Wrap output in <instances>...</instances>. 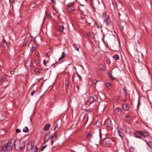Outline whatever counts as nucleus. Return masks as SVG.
Here are the masks:
<instances>
[{"instance_id":"1","label":"nucleus","mask_w":152,"mask_h":152,"mask_svg":"<svg viewBox=\"0 0 152 152\" xmlns=\"http://www.w3.org/2000/svg\"><path fill=\"white\" fill-rule=\"evenodd\" d=\"M16 141L13 138L11 139L5 145L3 148V149L4 151H8L12 150V147L15 144Z\"/></svg>"},{"instance_id":"2","label":"nucleus","mask_w":152,"mask_h":152,"mask_svg":"<svg viewBox=\"0 0 152 152\" xmlns=\"http://www.w3.org/2000/svg\"><path fill=\"white\" fill-rule=\"evenodd\" d=\"M91 6L93 11L96 12V10L100 7V3L99 0H90Z\"/></svg>"},{"instance_id":"3","label":"nucleus","mask_w":152,"mask_h":152,"mask_svg":"<svg viewBox=\"0 0 152 152\" xmlns=\"http://www.w3.org/2000/svg\"><path fill=\"white\" fill-rule=\"evenodd\" d=\"M14 145L15 149L17 151H18L22 150L24 148L25 143L24 142L20 140L19 143L16 142L15 144H14Z\"/></svg>"},{"instance_id":"4","label":"nucleus","mask_w":152,"mask_h":152,"mask_svg":"<svg viewBox=\"0 0 152 152\" xmlns=\"http://www.w3.org/2000/svg\"><path fill=\"white\" fill-rule=\"evenodd\" d=\"M134 134L135 137L140 139H142L146 137H147L148 135V134L147 135H145L142 132L140 131L135 132Z\"/></svg>"},{"instance_id":"5","label":"nucleus","mask_w":152,"mask_h":152,"mask_svg":"<svg viewBox=\"0 0 152 152\" xmlns=\"http://www.w3.org/2000/svg\"><path fill=\"white\" fill-rule=\"evenodd\" d=\"M103 141L104 142L106 145H112L113 142V139L109 137L105 138L103 139Z\"/></svg>"},{"instance_id":"6","label":"nucleus","mask_w":152,"mask_h":152,"mask_svg":"<svg viewBox=\"0 0 152 152\" xmlns=\"http://www.w3.org/2000/svg\"><path fill=\"white\" fill-rule=\"evenodd\" d=\"M110 22L109 15H107L106 19L104 20V23L106 24L107 26H108L110 24Z\"/></svg>"},{"instance_id":"7","label":"nucleus","mask_w":152,"mask_h":152,"mask_svg":"<svg viewBox=\"0 0 152 152\" xmlns=\"http://www.w3.org/2000/svg\"><path fill=\"white\" fill-rule=\"evenodd\" d=\"M50 134V132H48L45 134L44 137V140H45L44 144L46 142L48 141L50 139V138H49L48 137V136H49Z\"/></svg>"},{"instance_id":"8","label":"nucleus","mask_w":152,"mask_h":152,"mask_svg":"<svg viewBox=\"0 0 152 152\" xmlns=\"http://www.w3.org/2000/svg\"><path fill=\"white\" fill-rule=\"evenodd\" d=\"M68 10L70 12H72L75 10V9L73 4L68 6Z\"/></svg>"},{"instance_id":"9","label":"nucleus","mask_w":152,"mask_h":152,"mask_svg":"<svg viewBox=\"0 0 152 152\" xmlns=\"http://www.w3.org/2000/svg\"><path fill=\"white\" fill-rule=\"evenodd\" d=\"M105 123H107V126L109 127H111L112 126V123L111 120L109 119H107L105 121Z\"/></svg>"},{"instance_id":"10","label":"nucleus","mask_w":152,"mask_h":152,"mask_svg":"<svg viewBox=\"0 0 152 152\" xmlns=\"http://www.w3.org/2000/svg\"><path fill=\"white\" fill-rule=\"evenodd\" d=\"M50 127V124L48 123L46 124L43 128V130L45 131H47L49 130Z\"/></svg>"},{"instance_id":"11","label":"nucleus","mask_w":152,"mask_h":152,"mask_svg":"<svg viewBox=\"0 0 152 152\" xmlns=\"http://www.w3.org/2000/svg\"><path fill=\"white\" fill-rule=\"evenodd\" d=\"M120 26L121 27L122 30H123L127 28V25L125 23H120Z\"/></svg>"},{"instance_id":"12","label":"nucleus","mask_w":152,"mask_h":152,"mask_svg":"<svg viewBox=\"0 0 152 152\" xmlns=\"http://www.w3.org/2000/svg\"><path fill=\"white\" fill-rule=\"evenodd\" d=\"M34 147L32 146V144H28L27 146L26 150L28 151H30Z\"/></svg>"},{"instance_id":"13","label":"nucleus","mask_w":152,"mask_h":152,"mask_svg":"<svg viewBox=\"0 0 152 152\" xmlns=\"http://www.w3.org/2000/svg\"><path fill=\"white\" fill-rule=\"evenodd\" d=\"M123 109L125 111H127L129 109V107L128 104H124L123 105Z\"/></svg>"},{"instance_id":"14","label":"nucleus","mask_w":152,"mask_h":152,"mask_svg":"<svg viewBox=\"0 0 152 152\" xmlns=\"http://www.w3.org/2000/svg\"><path fill=\"white\" fill-rule=\"evenodd\" d=\"M6 74H3L1 76V78L2 80L4 82L7 81L6 78Z\"/></svg>"},{"instance_id":"15","label":"nucleus","mask_w":152,"mask_h":152,"mask_svg":"<svg viewBox=\"0 0 152 152\" xmlns=\"http://www.w3.org/2000/svg\"><path fill=\"white\" fill-rule=\"evenodd\" d=\"M65 56L66 54L64 52H63L62 53V56L59 58V61H61L64 59L65 58Z\"/></svg>"},{"instance_id":"16","label":"nucleus","mask_w":152,"mask_h":152,"mask_svg":"<svg viewBox=\"0 0 152 152\" xmlns=\"http://www.w3.org/2000/svg\"><path fill=\"white\" fill-rule=\"evenodd\" d=\"M121 130H123L125 132H126L127 131V129L126 127L124 124H123V127L122 128Z\"/></svg>"},{"instance_id":"17","label":"nucleus","mask_w":152,"mask_h":152,"mask_svg":"<svg viewBox=\"0 0 152 152\" xmlns=\"http://www.w3.org/2000/svg\"><path fill=\"white\" fill-rule=\"evenodd\" d=\"M95 99L93 96L91 97L89 99V102L91 103H93Z\"/></svg>"},{"instance_id":"18","label":"nucleus","mask_w":152,"mask_h":152,"mask_svg":"<svg viewBox=\"0 0 152 152\" xmlns=\"http://www.w3.org/2000/svg\"><path fill=\"white\" fill-rule=\"evenodd\" d=\"M73 46L75 50H77L78 51L79 50V48L80 46L79 45H77V46L76 44H74L73 45Z\"/></svg>"},{"instance_id":"19","label":"nucleus","mask_w":152,"mask_h":152,"mask_svg":"<svg viewBox=\"0 0 152 152\" xmlns=\"http://www.w3.org/2000/svg\"><path fill=\"white\" fill-rule=\"evenodd\" d=\"M64 28L63 26H60L59 28V31L61 32H63Z\"/></svg>"},{"instance_id":"20","label":"nucleus","mask_w":152,"mask_h":152,"mask_svg":"<svg viewBox=\"0 0 152 152\" xmlns=\"http://www.w3.org/2000/svg\"><path fill=\"white\" fill-rule=\"evenodd\" d=\"M113 58L115 60H116L119 59V56L118 55L115 54L113 56Z\"/></svg>"},{"instance_id":"21","label":"nucleus","mask_w":152,"mask_h":152,"mask_svg":"<svg viewBox=\"0 0 152 152\" xmlns=\"http://www.w3.org/2000/svg\"><path fill=\"white\" fill-rule=\"evenodd\" d=\"M43 63L45 66H48L49 62L45 60H44L43 61Z\"/></svg>"},{"instance_id":"22","label":"nucleus","mask_w":152,"mask_h":152,"mask_svg":"<svg viewBox=\"0 0 152 152\" xmlns=\"http://www.w3.org/2000/svg\"><path fill=\"white\" fill-rule=\"evenodd\" d=\"M140 97L139 98L138 101V103L137 104V109H138L139 107L140 106Z\"/></svg>"},{"instance_id":"23","label":"nucleus","mask_w":152,"mask_h":152,"mask_svg":"<svg viewBox=\"0 0 152 152\" xmlns=\"http://www.w3.org/2000/svg\"><path fill=\"white\" fill-rule=\"evenodd\" d=\"M116 111L117 113H121V110L119 107H117L116 109Z\"/></svg>"},{"instance_id":"24","label":"nucleus","mask_w":152,"mask_h":152,"mask_svg":"<svg viewBox=\"0 0 152 152\" xmlns=\"http://www.w3.org/2000/svg\"><path fill=\"white\" fill-rule=\"evenodd\" d=\"M28 129L27 127H25L23 129V131L24 132H28Z\"/></svg>"},{"instance_id":"25","label":"nucleus","mask_w":152,"mask_h":152,"mask_svg":"<svg viewBox=\"0 0 152 152\" xmlns=\"http://www.w3.org/2000/svg\"><path fill=\"white\" fill-rule=\"evenodd\" d=\"M123 94L125 96H126L127 95V93L126 89L124 88H123Z\"/></svg>"},{"instance_id":"26","label":"nucleus","mask_w":152,"mask_h":152,"mask_svg":"<svg viewBox=\"0 0 152 152\" xmlns=\"http://www.w3.org/2000/svg\"><path fill=\"white\" fill-rule=\"evenodd\" d=\"M37 148L36 146H35L33 148V151L32 152H37Z\"/></svg>"},{"instance_id":"27","label":"nucleus","mask_w":152,"mask_h":152,"mask_svg":"<svg viewBox=\"0 0 152 152\" xmlns=\"http://www.w3.org/2000/svg\"><path fill=\"white\" fill-rule=\"evenodd\" d=\"M130 151L131 152H137L136 149L132 147L130 148Z\"/></svg>"},{"instance_id":"28","label":"nucleus","mask_w":152,"mask_h":152,"mask_svg":"<svg viewBox=\"0 0 152 152\" xmlns=\"http://www.w3.org/2000/svg\"><path fill=\"white\" fill-rule=\"evenodd\" d=\"M105 85L106 87L108 88H109L110 86L111 83H110L107 82L106 83H105Z\"/></svg>"},{"instance_id":"29","label":"nucleus","mask_w":152,"mask_h":152,"mask_svg":"<svg viewBox=\"0 0 152 152\" xmlns=\"http://www.w3.org/2000/svg\"><path fill=\"white\" fill-rule=\"evenodd\" d=\"M86 137L87 138L89 139L91 137H92V135L91 134L89 133L87 134Z\"/></svg>"},{"instance_id":"30","label":"nucleus","mask_w":152,"mask_h":152,"mask_svg":"<svg viewBox=\"0 0 152 152\" xmlns=\"http://www.w3.org/2000/svg\"><path fill=\"white\" fill-rule=\"evenodd\" d=\"M2 45H4V46H7V43L6 42V41L5 40L3 41L2 42Z\"/></svg>"},{"instance_id":"31","label":"nucleus","mask_w":152,"mask_h":152,"mask_svg":"<svg viewBox=\"0 0 152 152\" xmlns=\"http://www.w3.org/2000/svg\"><path fill=\"white\" fill-rule=\"evenodd\" d=\"M99 137L100 138V139L103 141V139H102V134L101 133V130L99 129Z\"/></svg>"},{"instance_id":"32","label":"nucleus","mask_w":152,"mask_h":152,"mask_svg":"<svg viewBox=\"0 0 152 152\" xmlns=\"http://www.w3.org/2000/svg\"><path fill=\"white\" fill-rule=\"evenodd\" d=\"M35 72L37 74L39 73V69L37 68L35 70Z\"/></svg>"},{"instance_id":"33","label":"nucleus","mask_w":152,"mask_h":152,"mask_svg":"<svg viewBox=\"0 0 152 152\" xmlns=\"http://www.w3.org/2000/svg\"><path fill=\"white\" fill-rule=\"evenodd\" d=\"M36 49V47L34 46L33 45H32V48L31 49V50L33 52L34 50Z\"/></svg>"},{"instance_id":"34","label":"nucleus","mask_w":152,"mask_h":152,"mask_svg":"<svg viewBox=\"0 0 152 152\" xmlns=\"http://www.w3.org/2000/svg\"><path fill=\"white\" fill-rule=\"evenodd\" d=\"M47 146V145H45V146H42V148H41L40 150L41 151H42L44 150V149Z\"/></svg>"},{"instance_id":"35","label":"nucleus","mask_w":152,"mask_h":152,"mask_svg":"<svg viewBox=\"0 0 152 152\" xmlns=\"http://www.w3.org/2000/svg\"><path fill=\"white\" fill-rule=\"evenodd\" d=\"M27 42V40H25L23 44L22 45L23 46H25L26 45Z\"/></svg>"},{"instance_id":"36","label":"nucleus","mask_w":152,"mask_h":152,"mask_svg":"<svg viewBox=\"0 0 152 152\" xmlns=\"http://www.w3.org/2000/svg\"><path fill=\"white\" fill-rule=\"evenodd\" d=\"M65 84L68 87L69 86V82L68 80L66 81Z\"/></svg>"},{"instance_id":"37","label":"nucleus","mask_w":152,"mask_h":152,"mask_svg":"<svg viewBox=\"0 0 152 152\" xmlns=\"http://www.w3.org/2000/svg\"><path fill=\"white\" fill-rule=\"evenodd\" d=\"M99 69L100 71H103L104 70V68L103 66H102L101 67L100 66Z\"/></svg>"},{"instance_id":"38","label":"nucleus","mask_w":152,"mask_h":152,"mask_svg":"<svg viewBox=\"0 0 152 152\" xmlns=\"http://www.w3.org/2000/svg\"><path fill=\"white\" fill-rule=\"evenodd\" d=\"M144 141L145 142H146L147 145L149 146L150 148H151V145L149 144V143L147 142L146 140H144Z\"/></svg>"},{"instance_id":"39","label":"nucleus","mask_w":152,"mask_h":152,"mask_svg":"<svg viewBox=\"0 0 152 152\" xmlns=\"http://www.w3.org/2000/svg\"><path fill=\"white\" fill-rule=\"evenodd\" d=\"M94 25H96L97 27V28H102V26L101 27H99V26L98 25L97 23L96 22H95V24H94Z\"/></svg>"},{"instance_id":"40","label":"nucleus","mask_w":152,"mask_h":152,"mask_svg":"<svg viewBox=\"0 0 152 152\" xmlns=\"http://www.w3.org/2000/svg\"><path fill=\"white\" fill-rule=\"evenodd\" d=\"M119 135L122 138H123V137H124V135L122 132H121V134H120Z\"/></svg>"},{"instance_id":"41","label":"nucleus","mask_w":152,"mask_h":152,"mask_svg":"<svg viewBox=\"0 0 152 152\" xmlns=\"http://www.w3.org/2000/svg\"><path fill=\"white\" fill-rule=\"evenodd\" d=\"M76 73L78 75V77H79V79H80V80H82V79H81V76L79 75V74L77 73V72H76Z\"/></svg>"},{"instance_id":"42","label":"nucleus","mask_w":152,"mask_h":152,"mask_svg":"<svg viewBox=\"0 0 152 152\" xmlns=\"http://www.w3.org/2000/svg\"><path fill=\"white\" fill-rule=\"evenodd\" d=\"M58 127V124H56V125H55V127L54 129V130H55Z\"/></svg>"},{"instance_id":"43","label":"nucleus","mask_w":152,"mask_h":152,"mask_svg":"<svg viewBox=\"0 0 152 152\" xmlns=\"http://www.w3.org/2000/svg\"><path fill=\"white\" fill-rule=\"evenodd\" d=\"M21 132V130L19 129H17L16 132L17 133H19Z\"/></svg>"},{"instance_id":"44","label":"nucleus","mask_w":152,"mask_h":152,"mask_svg":"<svg viewBox=\"0 0 152 152\" xmlns=\"http://www.w3.org/2000/svg\"><path fill=\"white\" fill-rule=\"evenodd\" d=\"M57 133H55L54 134V135H53V137H56V138L57 137Z\"/></svg>"},{"instance_id":"45","label":"nucleus","mask_w":152,"mask_h":152,"mask_svg":"<svg viewBox=\"0 0 152 152\" xmlns=\"http://www.w3.org/2000/svg\"><path fill=\"white\" fill-rule=\"evenodd\" d=\"M117 131H118V134H119V135L120 134H121L122 132H121L120 130L119 129H118V130Z\"/></svg>"},{"instance_id":"46","label":"nucleus","mask_w":152,"mask_h":152,"mask_svg":"<svg viewBox=\"0 0 152 152\" xmlns=\"http://www.w3.org/2000/svg\"><path fill=\"white\" fill-rule=\"evenodd\" d=\"M109 77H111V78L113 79V75L111 73H110L109 75Z\"/></svg>"},{"instance_id":"47","label":"nucleus","mask_w":152,"mask_h":152,"mask_svg":"<svg viewBox=\"0 0 152 152\" xmlns=\"http://www.w3.org/2000/svg\"><path fill=\"white\" fill-rule=\"evenodd\" d=\"M35 92V90H33V91H32L31 93V96H33L34 94V93Z\"/></svg>"},{"instance_id":"48","label":"nucleus","mask_w":152,"mask_h":152,"mask_svg":"<svg viewBox=\"0 0 152 152\" xmlns=\"http://www.w3.org/2000/svg\"><path fill=\"white\" fill-rule=\"evenodd\" d=\"M107 15L105 14V13H104L103 14V16L104 17H106V16H107Z\"/></svg>"},{"instance_id":"49","label":"nucleus","mask_w":152,"mask_h":152,"mask_svg":"<svg viewBox=\"0 0 152 152\" xmlns=\"http://www.w3.org/2000/svg\"><path fill=\"white\" fill-rule=\"evenodd\" d=\"M54 142V140H53V139H52L51 140V145H53Z\"/></svg>"},{"instance_id":"50","label":"nucleus","mask_w":152,"mask_h":152,"mask_svg":"<svg viewBox=\"0 0 152 152\" xmlns=\"http://www.w3.org/2000/svg\"><path fill=\"white\" fill-rule=\"evenodd\" d=\"M51 1L54 3H55L56 2L55 1V0H51Z\"/></svg>"},{"instance_id":"51","label":"nucleus","mask_w":152,"mask_h":152,"mask_svg":"<svg viewBox=\"0 0 152 152\" xmlns=\"http://www.w3.org/2000/svg\"><path fill=\"white\" fill-rule=\"evenodd\" d=\"M94 81H95V82L94 81L93 82L95 84V85H96V84L98 81L97 80H95Z\"/></svg>"},{"instance_id":"52","label":"nucleus","mask_w":152,"mask_h":152,"mask_svg":"<svg viewBox=\"0 0 152 152\" xmlns=\"http://www.w3.org/2000/svg\"><path fill=\"white\" fill-rule=\"evenodd\" d=\"M129 117H130V115H127L126 116V118H129Z\"/></svg>"},{"instance_id":"53","label":"nucleus","mask_w":152,"mask_h":152,"mask_svg":"<svg viewBox=\"0 0 152 152\" xmlns=\"http://www.w3.org/2000/svg\"><path fill=\"white\" fill-rule=\"evenodd\" d=\"M48 137H49V138H50V139H52L53 137V136L52 137H50L49 136H48Z\"/></svg>"},{"instance_id":"54","label":"nucleus","mask_w":152,"mask_h":152,"mask_svg":"<svg viewBox=\"0 0 152 152\" xmlns=\"http://www.w3.org/2000/svg\"><path fill=\"white\" fill-rule=\"evenodd\" d=\"M74 77H75V74H74L73 75V78H72V80H74Z\"/></svg>"},{"instance_id":"55","label":"nucleus","mask_w":152,"mask_h":152,"mask_svg":"<svg viewBox=\"0 0 152 152\" xmlns=\"http://www.w3.org/2000/svg\"><path fill=\"white\" fill-rule=\"evenodd\" d=\"M14 71H12L10 72V73L12 74H13L14 73Z\"/></svg>"},{"instance_id":"56","label":"nucleus","mask_w":152,"mask_h":152,"mask_svg":"<svg viewBox=\"0 0 152 152\" xmlns=\"http://www.w3.org/2000/svg\"><path fill=\"white\" fill-rule=\"evenodd\" d=\"M118 15H119V18H120V16H121V14L119 12V13H118Z\"/></svg>"},{"instance_id":"57","label":"nucleus","mask_w":152,"mask_h":152,"mask_svg":"<svg viewBox=\"0 0 152 152\" xmlns=\"http://www.w3.org/2000/svg\"><path fill=\"white\" fill-rule=\"evenodd\" d=\"M119 96H117V97H116V99L118 100L119 99Z\"/></svg>"},{"instance_id":"58","label":"nucleus","mask_w":152,"mask_h":152,"mask_svg":"<svg viewBox=\"0 0 152 152\" xmlns=\"http://www.w3.org/2000/svg\"><path fill=\"white\" fill-rule=\"evenodd\" d=\"M87 35L88 36H89L90 35V33H87Z\"/></svg>"},{"instance_id":"59","label":"nucleus","mask_w":152,"mask_h":152,"mask_svg":"<svg viewBox=\"0 0 152 152\" xmlns=\"http://www.w3.org/2000/svg\"><path fill=\"white\" fill-rule=\"evenodd\" d=\"M99 123H100L98 121H97L96 122V124H98Z\"/></svg>"},{"instance_id":"60","label":"nucleus","mask_w":152,"mask_h":152,"mask_svg":"<svg viewBox=\"0 0 152 152\" xmlns=\"http://www.w3.org/2000/svg\"><path fill=\"white\" fill-rule=\"evenodd\" d=\"M43 78H40V79H39V81H40L42 79H43Z\"/></svg>"},{"instance_id":"61","label":"nucleus","mask_w":152,"mask_h":152,"mask_svg":"<svg viewBox=\"0 0 152 152\" xmlns=\"http://www.w3.org/2000/svg\"><path fill=\"white\" fill-rule=\"evenodd\" d=\"M124 102H126V99H124Z\"/></svg>"},{"instance_id":"62","label":"nucleus","mask_w":152,"mask_h":152,"mask_svg":"<svg viewBox=\"0 0 152 152\" xmlns=\"http://www.w3.org/2000/svg\"><path fill=\"white\" fill-rule=\"evenodd\" d=\"M80 5H81V6H85V5H83V4H80Z\"/></svg>"},{"instance_id":"63","label":"nucleus","mask_w":152,"mask_h":152,"mask_svg":"<svg viewBox=\"0 0 152 152\" xmlns=\"http://www.w3.org/2000/svg\"><path fill=\"white\" fill-rule=\"evenodd\" d=\"M71 151L72 152H75L74 151L72 150H71Z\"/></svg>"},{"instance_id":"64","label":"nucleus","mask_w":152,"mask_h":152,"mask_svg":"<svg viewBox=\"0 0 152 152\" xmlns=\"http://www.w3.org/2000/svg\"><path fill=\"white\" fill-rule=\"evenodd\" d=\"M54 64H52L51 66H53Z\"/></svg>"}]
</instances>
